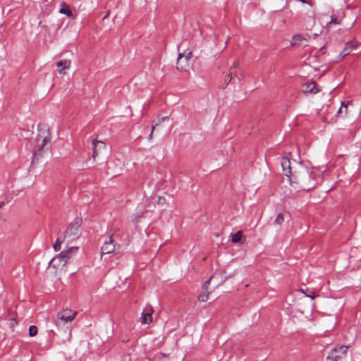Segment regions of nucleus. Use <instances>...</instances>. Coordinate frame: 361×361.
Returning <instances> with one entry per match:
<instances>
[{"mask_svg": "<svg viewBox=\"0 0 361 361\" xmlns=\"http://www.w3.org/2000/svg\"><path fill=\"white\" fill-rule=\"evenodd\" d=\"M290 184L294 188L310 190L317 185L315 170L304 164H299L294 168L292 176H290Z\"/></svg>", "mask_w": 361, "mask_h": 361, "instance_id": "nucleus-1", "label": "nucleus"}, {"mask_svg": "<svg viewBox=\"0 0 361 361\" xmlns=\"http://www.w3.org/2000/svg\"><path fill=\"white\" fill-rule=\"evenodd\" d=\"M178 57L176 61V68L179 71L188 72L192 68V51L185 48L184 43L178 47Z\"/></svg>", "mask_w": 361, "mask_h": 361, "instance_id": "nucleus-2", "label": "nucleus"}, {"mask_svg": "<svg viewBox=\"0 0 361 361\" xmlns=\"http://www.w3.org/2000/svg\"><path fill=\"white\" fill-rule=\"evenodd\" d=\"M82 219L76 218L67 228L63 241L67 244L78 239L81 233Z\"/></svg>", "mask_w": 361, "mask_h": 361, "instance_id": "nucleus-3", "label": "nucleus"}, {"mask_svg": "<svg viewBox=\"0 0 361 361\" xmlns=\"http://www.w3.org/2000/svg\"><path fill=\"white\" fill-rule=\"evenodd\" d=\"M348 346L338 345L331 349L326 357V361H344L347 356Z\"/></svg>", "mask_w": 361, "mask_h": 361, "instance_id": "nucleus-4", "label": "nucleus"}, {"mask_svg": "<svg viewBox=\"0 0 361 361\" xmlns=\"http://www.w3.org/2000/svg\"><path fill=\"white\" fill-rule=\"evenodd\" d=\"M77 314V312L70 309H65L57 314V319L62 322H69L73 321Z\"/></svg>", "mask_w": 361, "mask_h": 361, "instance_id": "nucleus-5", "label": "nucleus"}, {"mask_svg": "<svg viewBox=\"0 0 361 361\" xmlns=\"http://www.w3.org/2000/svg\"><path fill=\"white\" fill-rule=\"evenodd\" d=\"M37 147L38 150H42L49 142L50 137L48 131H44L39 133L36 137Z\"/></svg>", "mask_w": 361, "mask_h": 361, "instance_id": "nucleus-6", "label": "nucleus"}, {"mask_svg": "<svg viewBox=\"0 0 361 361\" xmlns=\"http://www.w3.org/2000/svg\"><path fill=\"white\" fill-rule=\"evenodd\" d=\"M64 253H59L56 257H54L50 263L49 266L55 269H59L64 267L67 262L63 257Z\"/></svg>", "mask_w": 361, "mask_h": 361, "instance_id": "nucleus-7", "label": "nucleus"}, {"mask_svg": "<svg viewBox=\"0 0 361 361\" xmlns=\"http://www.w3.org/2000/svg\"><path fill=\"white\" fill-rule=\"evenodd\" d=\"M116 247V244L114 243L112 237L111 236L109 240L104 242L101 248L102 255H107L114 252Z\"/></svg>", "mask_w": 361, "mask_h": 361, "instance_id": "nucleus-8", "label": "nucleus"}, {"mask_svg": "<svg viewBox=\"0 0 361 361\" xmlns=\"http://www.w3.org/2000/svg\"><path fill=\"white\" fill-rule=\"evenodd\" d=\"M281 167L284 174L290 179V176H292L293 171L290 166V161L288 157H283L281 161Z\"/></svg>", "mask_w": 361, "mask_h": 361, "instance_id": "nucleus-9", "label": "nucleus"}, {"mask_svg": "<svg viewBox=\"0 0 361 361\" xmlns=\"http://www.w3.org/2000/svg\"><path fill=\"white\" fill-rule=\"evenodd\" d=\"M152 312H153V310L151 307H145L142 314L141 322L142 324H149V323L152 322Z\"/></svg>", "mask_w": 361, "mask_h": 361, "instance_id": "nucleus-10", "label": "nucleus"}, {"mask_svg": "<svg viewBox=\"0 0 361 361\" xmlns=\"http://www.w3.org/2000/svg\"><path fill=\"white\" fill-rule=\"evenodd\" d=\"M56 66L59 68L58 72L60 75H65V70H68L71 67V61L69 60L59 61L56 63Z\"/></svg>", "mask_w": 361, "mask_h": 361, "instance_id": "nucleus-11", "label": "nucleus"}, {"mask_svg": "<svg viewBox=\"0 0 361 361\" xmlns=\"http://www.w3.org/2000/svg\"><path fill=\"white\" fill-rule=\"evenodd\" d=\"M92 145H93L92 157L94 159H95L96 157L98 156L97 149H104L105 147V145L102 141H98L97 140H92Z\"/></svg>", "mask_w": 361, "mask_h": 361, "instance_id": "nucleus-12", "label": "nucleus"}, {"mask_svg": "<svg viewBox=\"0 0 361 361\" xmlns=\"http://www.w3.org/2000/svg\"><path fill=\"white\" fill-rule=\"evenodd\" d=\"M319 92L318 85L316 82H312L305 85L304 92L310 94H316Z\"/></svg>", "mask_w": 361, "mask_h": 361, "instance_id": "nucleus-13", "label": "nucleus"}, {"mask_svg": "<svg viewBox=\"0 0 361 361\" xmlns=\"http://www.w3.org/2000/svg\"><path fill=\"white\" fill-rule=\"evenodd\" d=\"M78 247L72 246L68 250H63L61 253H64L63 257L66 259V262H68V260L78 252Z\"/></svg>", "mask_w": 361, "mask_h": 361, "instance_id": "nucleus-14", "label": "nucleus"}, {"mask_svg": "<svg viewBox=\"0 0 361 361\" xmlns=\"http://www.w3.org/2000/svg\"><path fill=\"white\" fill-rule=\"evenodd\" d=\"M61 8L59 10V13L61 14H64L68 17H73V13L71 11L69 6L66 4L65 2H63L61 4Z\"/></svg>", "mask_w": 361, "mask_h": 361, "instance_id": "nucleus-15", "label": "nucleus"}, {"mask_svg": "<svg viewBox=\"0 0 361 361\" xmlns=\"http://www.w3.org/2000/svg\"><path fill=\"white\" fill-rule=\"evenodd\" d=\"M306 41V39L302 37L300 35H296L293 36L291 40V44L292 45H300L302 44L303 42Z\"/></svg>", "mask_w": 361, "mask_h": 361, "instance_id": "nucleus-16", "label": "nucleus"}, {"mask_svg": "<svg viewBox=\"0 0 361 361\" xmlns=\"http://www.w3.org/2000/svg\"><path fill=\"white\" fill-rule=\"evenodd\" d=\"M243 238V235L242 233V231H239L235 234L232 235L231 237V242L234 243H240L241 242L242 239Z\"/></svg>", "mask_w": 361, "mask_h": 361, "instance_id": "nucleus-17", "label": "nucleus"}, {"mask_svg": "<svg viewBox=\"0 0 361 361\" xmlns=\"http://www.w3.org/2000/svg\"><path fill=\"white\" fill-rule=\"evenodd\" d=\"M337 114H343L344 116H346L347 114H348V106L346 104H345L344 102H342L341 103V106L340 107V109L338 110L337 111Z\"/></svg>", "mask_w": 361, "mask_h": 361, "instance_id": "nucleus-18", "label": "nucleus"}, {"mask_svg": "<svg viewBox=\"0 0 361 361\" xmlns=\"http://www.w3.org/2000/svg\"><path fill=\"white\" fill-rule=\"evenodd\" d=\"M38 329L35 325H32L29 327V335L31 337L35 336L37 334Z\"/></svg>", "mask_w": 361, "mask_h": 361, "instance_id": "nucleus-19", "label": "nucleus"}, {"mask_svg": "<svg viewBox=\"0 0 361 361\" xmlns=\"http://www.w3.org/2000/svg\"><path fill=\"white\" fill-rule=\"evenodd\" d=\"M284 219L281 214H279L275 219V223L279 225H281L283 222Z\"/></svg>", "mask_w": 361, "mask_h": 361, "instance_id": "nucleus-20", "label": "nucleus"}, {"mask_svg": "<svg viewBox=\"0 0 361 361\" xmlns=\"http://www.w3.org/2000/svg\"><path fill=\"white\" fill-rule=\"evenodd\" d=\"M209 298V293H202L199 295L198 300L200 302H205L208 300Z\"/></svg>", "mask_w": 361, "mask_h": 361, "instance_id": "nucleus-21", "label": "nucleus"}, {"mask_svg": "<svg viewBox=\"0 0 361 361\" xmlns=\"http://www.w3.org/2000/svg\"><path fill=\"white\" fill-rule=\"evenodd\" d=\"M61 247V241L58 238L53 245V248L55 251H59Z\"/></svg>", "mask_w": 361, "mask_h": 361, "instance_id": "nucleus-22", "label": "nucleus"}, {"mask_svg": "<svg viewBox=\"0 0 361 361\" xmlns=\"http://www.w3.org/2000/svg\"><path fill=\"white\" fill-rule=\"evenodd\" d=\"M213 277H214V276H212L209 279V280H208L207 281L204 282V285H203L204 288H205V289L207 288V287L208 284L209 283L210 280H211V279H212V278H213Z\"/></svg>", "mask_w": 361, "mask_h": 361, "instance_id": "nucleus-23", "label": "nucleus"}, {"mask_svg": "<svg viewBox=\"0 0 361 361\" xmlns=\"http://www.w3.org/2000/svg\"><path fill=\"white\" fill-rule=\"evenodd\" d=\"M154 128H155V126H152V130H151V133L149 135V139L151 140L152 139V134H153V132L154 130Z\"/></svg>", "mask_w": 361, "mask_h": 361, "instance_id": "nucleus-24", "label": "nucleus"}, {"mask_svg": "<svg viewBox=\"0 0 361 361\" xmlns=\"http://www.w3.org/2000/svg\"><path fill=\"white\" fill-rule=\"evenodd\" d=\"M165 202H166L165 198L159 196V204L165 203Z\"/></svg>", "mask_w": 361, "mask_h": 361, "instance_id": "nucleus-25", "label": "nucleus"}, {"mask_svg": "<svg viewBox=\"0 0 361 361\" xmlns=\"http://www.w3.org/2000/svg\"><path fill=\"white\" fill-rule=\"evenodd\" d=\"M238 64H239L238 61H234V62H233V66H232L231 68H236V67H238Z\"/></svg>", "mask_w": 361, "mask_h": 361, "instance_id": "nucleus-26", "label": "nucleus"}, {"mask_svg": "<svg viewBox=\"0 0 361 361\" xmlns=\"http://www.w3.org/2000/svg\"><path fill=\"white\" fill-rule=\"evenodd\" d=\"M231 78H232V77H231V74H228V75H227V79L228 80V81H231Z\"/></svg>", "mask_w": 361, "mask_h": 361, "instance_id": "nucleus-27", "label": "nucleus"}, {"mask_svg": "<svg viewBox=\"0 0 361 361\" xmlns=\"http://www.w3.org/2000/svg\"><path fill=\"white\" fill-rule=\"evenodd\" d=\"M109 13H110V11H109L106 13V14L105 15V16L104 17V19L106 18L109 16Z\"/></svg>", "mask_w": 361, "mask_h": 361, "instance_id": "nucleus-28", "label": "nucleus"}, {"mask_svg": "<svg viewBox=\"0 0 361 361\" xmlns=\"http://www.w3.org/2000/svg\"><path fill=\"white\" fill-rule=\"evenodd\" d=\"M348 54V52L343 51V52H342L343 57H344L345 56H346Z\"/></svg>", "mask_w": 361, "mask_h": 361, "instance_id": "nucleus-29", "label": "nucleus"}, {"mask_svg": "<svg viewBox=\"0 0 361 361\" xmlns=\"http://www.w3.org/2000/svg\"><path fill=\"white\" fill-rule=\"evenodd\" d=\"M308 296L310 297L312 299H314L315 298L314 295H308Z\"/></svg>", "mask_w": 361, "mask_h": 361, "instance_id": "nucleus-30", "label": "nucleus"}, {"mask_svg": "<svg viewBox=\"0 0 361 361\" xmlns=\"http://www.w3.org/2000/svg\"><path fill=\"white\" fill-rule=\"evenodd\" d=\"M4 204V202H0V208Z\"/></svg>", "mask_w": 361, "mask_h": 361, "instance_id": "nucleus-31", "label": "nucleus"}, {"mask_svg": "<svg viewBox=\"0 0 361 361\" xmlns=\"http://www.w3.org/2000/svg\"><path fill=\"white\" fill-rule=\"evenodd\" d=\"M332 22L336 23V20H331V23H332Z\"/></svg>", "mask_w": 361, "mask_h": 361, "instance_id": "nucleus-32", "label": "nucleus"}]
</instances>
